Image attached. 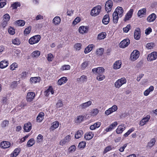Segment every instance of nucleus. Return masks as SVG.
Here are the masks:
<instances>
[{
	"label": "nucleus",
	"mask_w": 157,
	"mask_h": 157,
	"mask_svg": "<svg viewBox=\"0 0 157 157\" xmlns=\"http://www.w3.org/2000/svg\"><path fill=\"white\" fill-rule=\"evenodd\" d=\"M21 151L20 147H17L15 149L13 152L10 154V157H16L18 155Z\"/></svg>",
	"instance_id": "4be33fe9"
},
{
	"label": "nucleus",
	"mask_w": 157,
	"mask_h": 157,
	"mask_svg": "<svg viewBox=\"0 0 157 157\" xmlns=\"http://www.w3.org/2000/svg\"><path fill=\"white\" fill-rule=\"evenodd\" d=\"M131 28V26L130 25H128L127 26L123 28V30L125 33H127L129 30Z\"/></svg>",
	"instance_id": "0e129e2a"
},
{
	"label": "nucleus",
	"mask_w": 157,
	"mask_h": 157,
	"mask_svg": "<svg viewBox=\"0 0 157 157\" xmlns=\"http://www.w3.org/2000/svg\"><path fill=\"white\" fill-rule=\"evenodd\" d=\"M92 71L95 73L98 74H102L105 71V69L104 68L101 67H99L96 68H94L92 69Z\"/></svg>",
	"instance_id": "9d476101"
},
{
	"label": "nucleus",
	"mask_w": 157,
	"mask_h": 157,
	"mask_svg": "<svg viewBox=\"0 0 157 157\" xmlns=\"http://www.w3.org/2000/svg\"><path fill=\"white\" fill-rule=\"evenodd\" d=\"M110 18L108 14L105 15L102 20V23L105 25H107L109 22Z\"/></svg>",
	"instance_id": "5701e85b"
},
{
	"label": "nucleus",
	"mask_w": 157,
	"mask_h": 157,
	"mask_svg": "<svg viewBox=\"0 0 157 157\" xmlns=\"http://www.w3.org/2000/svg\"><path fill=\"white\" fill-rule=\"evenodd\" d=\"M9 124V121L6 120L3 121L1 124V126L2 128H5L8 126Z\"/></svg>",
	"instance_id": "603ef678"
},
{
	"label": "nucleus",
	"mask_w": 157,
	"mask_h": 157,
	"mask_svg": "<svg viewBox=\"0 0 157 157\" xmlns=\"http://www.w3.org/2000/svg\"><path fill=\"white\" fill-rule=\"evenodd\" d=\"M97 79L99 81H102L105 78V76L103 74L97 75Z\"/></svg>",
	"instance_id": "4d7b16f0"
},
{
	"label": "nucleus",
	"mask_w": 157,
	"mask_h": 157,
	"mask_svg": "<svg viewBox=\"0 0 157 157\" xmlns=\"http://www.w3.org/2000/svg\"><path fill=\"white\" fill-rule=\"evenodd\" d=\"M121 60H118L114 63L113 66V68L115 69H118L121 67Z\"/></svg>",
	"instance_id": "cd10ccee"
},
{
	"label": "nucleus",
	"mask_w": 157,
	"mask_h": 157,
	"mask_svg": "<svg viewBox=\"0 0 157 157\" xmlns=\"http://www.w3.org/2000/svg\"><path fill=\"white\" fill-rule=\"evenodd\" d=\"M113 149L112 146L111 145L108 146L106 147L104 149L103 152V154H105L108 151L111 150Z\"/></svg>",
	"instance_id": "8fccbe9b"
},
{
	"label": "nucleus",
	"mask_w": 157,
	"mask_h": 157,
	"mask_svg": "<svg viewBox=\"0 0 157 157\" xmlns=\"http://www.w3.org/2000/svg\"><path fill=\"white\" fill-rule=\"evenodd\" d=\"M84 117L82 115H80L77 117V118L75 120L76 123H80L83 120Z\"/></svg>",
	"instance_id": "49530a36"
},
{
	"label": "nucleus",
	"mask_w": 157,
	"mask_h": 157,
	"mask_svg": "<svg viewBox=\"0 0 157 157\" xmlns=\"http://www.w3.org/2000/svg\"><path fill=\"white\" fill-rule=\"evenodd\" d=\"M82 47V44L80 43H78L75 44L74 46L76 50H79Z\"/></svg>",
	"instance_id": "69168bd1"
},
{
	"label": "nucleus",
	"mask_w": 157,
	"mask_h": 157,
	"mask_svg": "<svg viewBox=\"0 0 157 157\" xmlns=\"http://www.w3.org/2000/svg\"><path fill=\"white\" fill-rule=\"evenodd\" d=\"M56 107L58 108L62 107L63 106L62 101L61 100L58 101L57 102L56 104Z\"/></svg>",
	"instance_id": "680f3d73"
},
{
	"label": "nucleus",
	"mask_w": 157,
	"mask_h": 157,
	"mask_svg": "<svg viewBox=\"0 0 157 157\" xmlns=\"http://www.w3.org/2000/svg\"><path fill=\"white\" fill-rule=\"evenodd\" d=\"M54 56L51 53H49L48 54L47 59L49 62L52 61L54 59Z\"/></svg>",
	"instance_id": "13d9d810"
},
{
	"label": "nucleus",
	"mask_w": 157,
	"mask_h": 157,
	"mask_svg": "<svg viewBox=\"0 0 157 157\" xmlns=\"http://www.w3.org/2000/svg\"><path fill=\"white\" fill-rule=\"evenodd\" d=\"M130 44V40L128 38L126 39L122 40L120 43V48H125L127 47Z\"/></svg>",
	"instance_id": "6e6552de"
},
{
	"label": "nucleus",
	"mask_w": 157,
	"mask_h": 157,
	"mask_svg": "<svg viewBox=\"0 0 157 157\" xmlns=\"http://www.w3.org/2000/svg\"><path fill=\"white\" fill-rule=\"evenodd\" d=\"M154 46V44L153 43H148L146 45V47L148 49H152Z\"/></svg>",
	"instance_id": "e2e57ef3"
},
{
	"label": "nucleus",
	"mask_w": 157,
	"mask_h": 157,
	"mask_svg": "<svg viewBox=\"0 0 157 157\" xmlns=\"http://www.w3.org/2000/svg\"><path fill=\"white\" fill-rule=\"evenodd\" d=\"M101 125V123L100 122H97L94 124L91 125L90 128L91 130H95L96 128H98L100 127Z\"/></svg>",
	"instance_id": "473e14b6"
},
{
	"label": "nucleus",
	"mask_w": 157,
	"mask_h": 157,
	"mask_svg": "<svg viewBox=\"0 0 157 157\" xmlns=\"http://www.w3.org/2000/svg\"><path fill=\"white\" fill-rule=\"evenodd\" d=\"M12 43L15 45H19L21 43L19 39L18 38H16L12 40Z\"/></svg>",
	"instance_id": "09e8293b"
},
{
	"label": "nucleus",
	"mask_w": 157,
	"mask_h": 157,
	"mask_svg": "<svg viewBox=\"0 0 157 157\" xmlns=\"http://www.w3.org/2000/svg\"><path fill=\"white\" fill-rule=\"evenodd\" d=\"M86 142L85 141H82L80 142L78 145V147L80 149L83 148L85 147Z\"/></svg>",
	"instance_id": "bf43d9fd"
},
{
	"label": "nucleus",
	"mask_w": 157,
	"mask_h": 157,
	"mask_svg": "<svg viewBox=\"0 0 157 157\" xmlns=\"http://www.w3.org/2000/svg\"><path fill=\"white\" fill-rule=\"evenodd\" d=\"M32 129V124L30 122L25 124L24 126V131L26 132H29Z\"/></svg>",
	"instance_id": "aec40b11"
},
{
	"label": "nucleus",
	"mask_w": 157,
	"mask_h": 157,
	"mask_svg": "<svg viewBox=\"0 0 157 157\" xmlns=\"http://www.w3.org/2000/svg\"><path fill=\"white\" fill-rule=\"evenodd\" d=\"M113 21L114 23L116 24L117 23L119 17V16L116 14L115 13H113Z\"/></svg>",
	"instance_id": "c03bdc74"
},
{
	"label": "nucleus",
	"mask_w": 157,
	"mask_h": 157,
	"mask_svg": "<svg viewBox=\"0 0 157 157\" xmlns=\"http://www.w3.org/2000/svg\"><path fill=\"white\" fill-rule=\"evenodd\" d=\"M67 80L66 77H63L58 80V84L59 85L64 84L66 82Z\"/></svg>",
	"instance_id": "7c9ffc66"
},
{
	"label": "nucleus",
	"mask_w": 157,
	"mask_h": 157,
	"mask_svg": "<svg viewBox=\"0 0 157 157\" xmlns=\"http://www.w3.org/2000/svg\"><path fill=\"white\" fill-rule=\"evenodd\" d=\"M15 24L18 26H23L25 25V22L23 20H19L15 21Z\"/></svg>",
	"instance_id": "ea45409f"
},
{
	"label": "nucleus",
	"mask_w": 157,
	"mask_h": 157,
	"mask_svg": "<svg viewBox=\"0 0 157 157\" xmlns=\"http://www.w3.org/2000/svg\"><path fill=\"white\" fill-rule=\"evenodd\" d=\"M89 27L88 26H81L78 29V32L81 34H83L88 32Z\"/></svg>",
	"instance_id": "2eb2a0df"
},
{
	"label": "nucleus",
	"mask_w": 157,
	"mask_h": 157,
	"mask_svg": "<svg viewBox=\"0 0 157 157\" xmlns=\"http://www.w3.org/2000/svg\"><path fill=\"white\" fill-rule=\"evenodd\" d=\"M71 140V136L70 135H67L64 137V139L61 140L59 142L60 145L63 146L67 142L70 141Z\"/></svg>",
	"instance_id": "6ab92c4d"
},
{
	"label": "nucleus",
	"mask_w": 157,
	"mask_h": 157,
	"mask_svg": "<svg viewBox=\"0 0 157 157\" xmlns=\"http://www.w3.org/2000/svg\"><path fill=\"white\" fill-rule=\"evenodd\" d=\"M71 67L69 65H64L60 68L61 71L68 70L70 69Z\"/></svg>",
	"instance_id": "864d4df0"
},
{
	"label": "nucleus",
	"mask_w": 157,
	"mask_h": 157,
	"mask_svg": "<svg viewBox=\"0 0 157 157\" xmlns=\"http://www.w3.org/2000/svg\"><path fill=\"white\" fill-rule=\"evenodd\" d=\"M146 12V10L145 8L142 9L138 11L137 13L138 16L140 17H143L144 15H145Z\"/></svg>",
	"instance_id": "c85d7f7f"
},
{
	"label": "nucleus",
	"mask_w": 157,
	"mask_h": 157,
	"mask_svg": "<svg viewBox=\"0 0 157 157\" xmlns=\"http://www.w3.org/2000/svg\"><path fill=\"white\" fill-rule=\"evenodd\" d=\"M117 122L115 121L111 124L109 127L106 128L105 129V131L108 132L112 131L114 129V128L117 126Z\"/></svg>",
	"instance_id": "412c9836"
},
{
	"label": "nucleus",
	"mask_w": 157,
	"mask_h": 157,
	"mask_svg": "<svg viewBox=\"0 0 157 157\" xmlns=\"http://www.w3.org/2000/svg\"><path fill=\"white\" fill-rule=\"evenodd\" d=\"M156 17V15L154 13H152L148 17L147 20L150 22H153L155 19Z\"/></svg>",
	"instance_id": "a878e982"
},
{
	"label": "nucleus",
	"mask_w": 157,
	"mask_h": 157,
	"mask_svg": "<svg viewBox=\"0 0 157 157\" xmlns=\"http://www.w3.org/2000/svg\"><path fill=\"white\" fill-rule=\"evenodd\" d=\"M113 3L111 0H108L106 2L105 5V9L107 13L111 11L113 8Z\"/></svg>",
	"instance_id": "39448f33"
},
{
	"label": "nucleus",
	"mask_w": 157,
	"mask_h": 157,
	"mask_svg": "<svg viewBox=\"0 0 157 157\" xmlns=\"http://www.w3.org/2000/svg\"><path fill=\"white\" fill-rule=\"evenodd\" d=\"M59 123L57 121H55L53 122L52 124V126L50 128V129L53 131L57 128L59 126Z\"/></svg>",
	"instance_id": "72a5a7b5"
},
{
	"label": "nucleus",
	"mask_w": 157,
	"mask_h": 157,
	"mask_svg": "<svg viewBox=\"0 0 157 157\" xmlns=\"http://www.w3.org/2000/svg\"><path fill=\"white\" fill-rule=\"evenodd\" d=\"M125 127L123 125H119L116 130V132L118 134H121L125 129Z\"/></svg>",
	"instance_id": "c756f323"
},
{
	"label": "nucleus",
	"mask_w": 157,
	"mask_h": 157,
	"mask_svg": "<svg viewBox=\"0 0 157 157\" xmlns=\"http://www.w3.org/2000/svg\"><path fill=\"white\" fill-rule=\"evenodd\" d=\"M133 11H134L133 9H130L128 11L124 19V21H126L131 18L132 16Z\"/></svg>",
	"instance_id": "f8f14e48"
},
{
	"label": "nucleus",
	"mask_w": 157,
	"mask_h": 157,
	"mask_svg": "<svg viewBox=\"0 0 157 157\" xmlns=\"http://www.w3.org/2000/svg\"><path fill=\"white\" fill-rule=\"evenodd\" d=\"M94 136V134L93 133H92V132H89L86 133L85 135L84 138L87 140H89L91 139Z\"/></svg>",
	"instance_id": "bb28decb"
},
{
	"label": "nucleus",
	"mask_w": 157,
	"mask_h": 157,
	"mask_svg": "<svg viewBox=\"0 0 157 157\" xmlns=\"http://www.w3.org/2000/svg\"><path fill=\"white\" fill-rule=\"evenodd\" d=\"M53 23L56 25H59L61 22V18L59 16L55 17L52 20Z\"/></svg>",
	"instance_id": "c9c22d12"
},
{
	"label": "nucleus",
	"mask_w": 157,
	"mask_h": 157,
	"mask_svg": "<svg viewBox=\"0 0 157 157\" xmlns=\"http://www.w3.org/2000/svg\"><path fill=\"white\" fill-rule=\"evenodd\" d=\"M81 20L80 18L79 17H76L73 22V24L74 25H76Z\"/></svg>",
	"instance_id": "338daca9"
},
{
	"label": "nucleus",
	"mask_w": 157,
	"mask_h": 157,
	"mask_svg": "<svg viewBox=\"0 0 157 157\" xmlns=\"http://www.w3.org/2000/svg\"><path fill=\"white\" fill-rule=\"evenodd\" d=\"M117 106L116 105H113L111 107L109 108L105 112V114L106 115H108L112 113L113 112L117 111Z\"/></svg>",
	"instance_id": "1a4fd4ad"
},
{
	"label": "nucleus",
	"mask_w": 157,
	"mask_h": 157,
	"mask_svg": "<svg viewBox=\"0 0 157 157\" xmlns=\"http://www.w3.org/2000/svg\"><path fill=\"white\" fill-rule=\"evenodd\" d=\"M134 130V129L133 128H132L129 129L128 131L125 133L124 135V136L125 137L128 136L131 133L133 132Z\"/></svg>",
	"instance_id": "052dcab7"
},
{
	"label": "nucleus",
	"mask_w": 157,
	"mask_h": 157,
	"mask_svg": "<svg viewBox=\"0 0 157 157\" xmlns=\"http://www.w3.org/2000/svg\"><path fill=\"white\" fill-rule=\"evenodd\" d=\"M35 144V140L33 138H31L29 140L27 144V146L30 147L32 146Z\"/></svg>",
	"instance_id": "37998d69"
},
{
	"label": "nucleus",
	"mask_w": 157,
	"mask_h": 157,
	"mask_svg": "<svg viewBox=\"0 0 157 157\" xmlns=\"http://www.w3.org/2000/svg\"><path fill=\"white\" fill-rule=\"evenodd\" d=\"M127 80L124 77H122L117 80L114 83V86L116 88H119L123 85L126 83Z\"/></svg>",
	"instance_id": "7ed1b4c3"
},
{
	"label": "nucleus",
	"mask_w": 157,
	"mask_h": 157,
	"mask_svg": "<svg viewBox=\"0 0 157 157\" xmlns=\"http://www.w3.org/2000/svg\"><path fill=\"white\" fill-rule=\"evenodd\" d=\"M157 59V52H153L148 55L147 59L148 61H152Z\"/></svg>",
	"instance_id": "0eeeda50"
},
{
	"label": "nucleus",
	"mask_w": 157,
	"mask_h": 157,
	"mask_svg": "<svg viewBox=\"0 0 157 157\" xmlns=\"http://www.w3.org/2000/svg\"><path fill=\"white\" fill-rule=\"evenodd\" d=\"M18 67L17 63L14 62L11 64L10 67V70L12 71H13L15 70L16 68H17Z\"/></svg>",
	"instance_id": "de8ad7c7"
},
{
	"label": "nucleus",
	"mask_w": 157,
	"mask_h": 157,
	"mask_svg": "<svg viewBox=\"0 0 157 157\" xmlns=\"http://www.w3.org/2000/svg\"><path fill=\"white\" fill-rule=\"evenodd\" d=\"M150 116L149 115H147L146 117H144L140 121L139 125L140 126H143L149 120Z\"/></svg>",
	"instance_id": "ddd939ff"
},
{
	"label": "nucleus",
	"mask_w": 157,
	"mask_h": 157,
	"mask_svg": "<svg viewBox=\"0 0 157 157\" xmlns=\"http://www.w3.org/2000/svg\"><path fill=\"white\" fill-rule=\"evenodd\" d=\"M10 145V143L9 142L4 141L1 143L0 146L1 148L6 149L9 148Z\"/></svg>",
	"instance_id": "dca6fc26"
},
{
	"label": "nucleus",
	"mask_w": 157,
	"mask_h": 157,
	"mask_svg": "<svg viewBox=\"0 0 157 157\" xmlns=\"http://www.w3.org/2000/svg\"><path fill=\"white\" fill-rule=\"evenodd\" d=\"M31 27L29 26L26 28L24 31V33L25 35H26L29 34L31 32Z\"/></svg>",
	"instance_id": "6e6d98bb"
},
{
	"label": "nucleus",
	"mask_w": 157,
	"mask_h": 157,
	"mask_svg": "<svg viewBox=\"0 0 157 157\" xmlns=\"http://www.w3.org/2000/svg\"><path fill=\"white\" fill-rule=\"evenodd\" d=\"M140 29L139 28L135 30L134 33V37L136 40H139L140 37Z\"/></svg>",
	"instance_id": "a211bd4d"
},
{
	"label": "nucleus",
	"mask_w": 157,
	"mask_h": 157,
	"mask_svg": "<svg viewBox=\"0 0 157 157\" xmlns=\"http://www.w3.org/2000/svg\"><path fill=\"white\" fill-rule=\"evenodd\" d=\"M89 64V61H85L83 62L81 65V68L82 70H84Z\"/></svg>",
	"instance_id": "a18cd8bd"
},
{
	"label": "nucleus",
	"mask_w": 157,
	"mask_h": 157,
	"mask_svg": "<svg viewBox=\"0 0 157 157\" xmlns=\"http://www.w3.org/2000/svg\"><path fill=\"white\" fill-rule=\"evenodd\" d=\"M40 52L38 50L34 51L31 54L32 57L33 58H37L40 55Z\"/></svg>",
	"instance_id": "79ce46f5"
},
{
	"label": "nucleus",
	"mask_w": 157,
	"mask_h": 157,
	"mask_svg": "<svg viewBox=\"0 0 157 157\" xmlns=\"http://www.w3.org/2000/svg\"><path fill=\"white\" fill-rule=\"evenodd\" d=\"M154 89V87L153 86H151L149 88L146 90L144 93V94L145 96L148 95L150 92L152 91Z\"/></svg>",
	"instance_id": "f704fd0d"
},
{
	"label": "nucleus",
	"mask_w": 157,
	"mask_h": 157,
	"mask_svg": "<svg viewBox=\"0 0 157 157\" xmlns=\"http://www.w3.org/2000/svg\"><path fill=\"white\" fill-rule=\"evenodd\" d=\"M35 93L34 92H28L26 97L27 101L29 102H31L35 98Z\"/></svg>",
	"instance_id": "423d86ee"
},
{
	"label": "nucleus",
	"mask_w": 157,
	"mask_h": 157,
	"mask_svg": "<svg viewBox=\"0 0 157 157\" xmlns=\"http://www.w3.org/2000/svg\"><path fill=\"white\" fill-rule=\"evenodd\" d=\"M43 136L41 134H39L37 137L36 142L37 143H40L43 141Z\"/></svg>",
	"instance_id": "5fc2aeb1"
},
{
	"label": "nucleus",
	"mask_w": 157,
	"mask_h": 157,
	"mask_svg": "<svg viewBox=\"0 0 157 157\" xmlns=\"http://www.w3.org/2000/svg\"><path fill=\"white\" fill-rule=\"evenodd\" d=\"M124 10L123 8L120 6H118L115 10L114 13L116 14H117L120 17H122L123 15Z\"/></svg>",
	"instance_id": "9b49d317"
},
{
	"label": "nucleus",
	"mask_w": 157,
	"mask_h": 157,
	"mask_svg": "<svg viewBox=\"0 0 157 157\" xmlns=\"http://www.w3.org/2000/svg\"><path fill=\"white\" fill-rule=\"evenodd\" d=\"M94 47V45L93 44L89 45L85 49L84 53L85 54H87L92 51L93 47Z\"/></svg>",
	"instance_id": "2f4dec72"
},
{
	"label": "nucleus",
	"mask_w": 157,
	"mask_h": 157,
	"mask_svg": "<svg viewBox=\"0 0 157 157\" xmlns=\"http://www.w3.org/2000/svg\"><path fill=\"white\" fill-rule=\"evenodd\" d=\"M41 38V37L39 35L34 36L30 38L29 40V42L31 45L36 44L40 41Z\"/></svg>",
	"instance_id": "f257e3e1"
},
{
	"label": "nucleus",
	"mask_w": 157,
	"mask_h": 157,
	"mask_svg": "<svg viewBox=\"0 0 157 157\" xmlns=\"http://www.w3.org/2000/svg\"><path fill=\"white\" fill-rule=\"evenodd\" d=\"M101 9V7L100 6H97L92 9L90 12V15L94 17L98 15L100 13Z\"/></svg>",
	"instance_id": "f03ea898"
},
{
	"label": "nucleus",
	"mask_w": 157,
	"mask_h": 157,
	"mask_svg": "<svg viewBox=\"0 0 157 157\" xmlns=\"http://www.w3.org/2000/svg\"><path fill=\"white\" fill-rule=\"evenodd\" d=\"M44 114L43 112H40L36 118V122H41L44 118Z\"/></svg>",
	"instance_id": "b1692460"
},
{
	"label": "nucleus",
	"mask_w": 157,
	"mask_h": 157,
	"mask_svg": "<svg viewBox=\"0 0 157 157\" xmlns=\"http://www.w3.org/2000/svg\"><path fill=\"white\" fill-rule=\"evenodd\" d=\"M155 138H152L150 141L148 143L147 147H152L155 144L156 142Z\"/></svg>",
	"instance_id": "e433bc0d"
},
{
	"label": "nucleus",
	"mask_w": 157,
	"mask_h": 157,
	"mask_svg": "<svg viewBox=\"0 0 157 157\" xmlns=\"http://www.w3.org/2000/svg\"><path fill=\"white\" fill-rule=\"evenodd\" d=\"M92 104V102L89 101L86 102L84 103L77 106L78 109H84L90 106Z\"/></svg>",
	"instance_id": "4468645a"
},
{
	"label": "nucleus",
	"mask_w": 157,
	"mask_h": 157,
	"mask_svg": "<svg viewBox=\"0 0 157 157\" xmlns=\"http://www.w3.org/2000/svg\"><path fill=\"white\" fill-rule=\"evenodd\" d=\"M9 64L8 60L3 59L0 62V68L3 69L7 67Z\"/></svg>",
	"instance_id": "f3484780"
},
{
	"label": "nucleus",
	"mask_w": 157,
	"mask_h": 157,
	"mask_svg": "<svg viewBox=\"0 0 157 157\" xmlns=\"http://www.w3.org/2000/svg\"><path fill=\"white\" fill-rule=\"evenodd\" d=\"M20 3L18 2H16L13 3L12 5V7L14 9H16L18 7L20 6Z\"/></svg>",
	"instance_id": "774afa93"
},
{
	"label": "nucleus",
	"mask_w": 157,
	"mask_h": 157,
	"mask_svg": "<svg viewBox=\"0 0 157 157\" xmlns=\"http://www.w3.org/2000/svg\"><path fill=\"white\" fill-rule=\"evenodd\" d=\"M83 134V132L82 130H78L75 135V137L76 139H78L81 137Z\"/></svg>",
	"instance_id": "a19ab883"
},
{
	"label": "nucleus",
	"mask_w": 157,
	"mask_h": 157,
	"mask_svg": "<svg viewBox=\"0 0 157 157\" xmlns=\"http://www.w3.org/2000/svg\"><path fill=\"white\" fill-rule=\"evenodd\" d=\"M30 80L31 83L35 84L39 82L41 80V78L40 77H31Z\"/></svg>",
	"instance_id": "393cba45"
},
{
	"label": "nucleus",
	"mask_w": 157,
	"mask_h": 157,
	"mask_svg": "<svg viewBox=\"0 0 157 157\" xmlns=\"http://www.w3.org/2000/svg\"><path fill=\"white\" fill-rule=\"evenodd\" d=\"M140 52L137 50H134L131 53L130 59L131 61H134L140 56Z\"/></svg>",
	"instance_id": "20e7f679"
},
{
	"label": "nucleus",
	"mask_w": 157,
	"mask_h": 157,
	"mask_svg": "<svg viewBox=\"0 0 157 157\" xmlns=\"http://www.w3.org/2000/svg\"><path fill=\"white\" fill-rule=\"evenodd\" d=\"M87 79V77L86 75H82L80 77V78H77V80L78 82L83 83L84 82L86 81Z\"/></svg>",
	"instance_id": "4c0bfd02"
},
{
	"label": "nucleus",
	"mask_w": 157,
	"mask_h": 157,
	"mask_svg": "<svg viewBox=\"0 0 157 157\" xmlns=\"http://www.w3.org/2000/svg\"><path fill=\"white\" fill-rule=\"evenodd\" d=\"M106 36V34L105 32H102L99 34L97 36V39L101 40L104 39Z\"/></svg>",
	"instance_id": "58836bf2"
},
{
	"label": "nucleus",
	"mask_w": 157,
	"mask_h": 157,
	"mask_svg": "<svg viewBox=\"0 0 157 157\" xmlns=\"http://www.w3.org/2000/svg\"><path fill=\"white\" fill-rule=\"evenodd\" d=\"M104 52V49L103 48H100L97 49L96 51V54L99 56H102Z\"/></svg>",
	"instance_id": "3c124183"
}]
</instances>
